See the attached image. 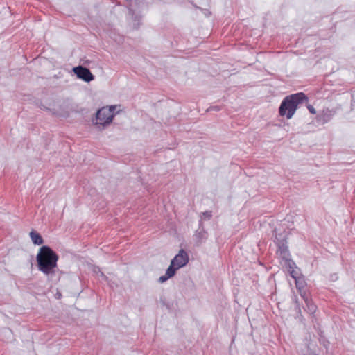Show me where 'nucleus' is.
Here are the masks:
<instances>
[{
    "instance_id": "1a4fd4ad",
    "label": "nucleus",
    "mask_w": 355,
    "mask_h": 355,
    "mask_svg": "<svg viewBox=\"0 0 355 355\" xmlns=\"http://www.w3.org/2000/svg\"><path fill=\"white\" fill-rule=\"evenodd\" d=\"M307 305H308L309 309L311 311L314 312L315 311L316 307L314 304H311L310 305H309V304L307 303Z\"/></svg>"
},
{
    "instance_id": "9d476101",
    "label": "nucleus",
    "mask_w": 355,
    "mask_h": 355,
    "mask_svg": "<svg viewBox=\"0 0 355 355\" xmlns=\"http://www.w3.org/2000/svg\"><path fill=\"white\" fill-rule=\"evenodd\" d=\"M204 215H206V216H207L208 218L211 217V214L206 212V213H203Z\"/></svg>"
},
{
    "instance_id": "39448f33",
    "label": "nucleus",
    "mask_w": 355,
    "mask_h": 355,
    "mask_svg": "<svg viewBox=\"0 0 355 355\" xmlns=\"http://www.w3.org/2000/svg\"><path fill=\"white\" fill-rule=\"evenodd\" d=\"M73 71L78 78L85 82H90L94 79V75L86 67L82 66L76 67L73 69Z\"/></svg>"
},
{
    "instance_id": "f03ea898",
    "label": "nucleus",
    "mask_w": 355,
    "mask_h": 355,
    "mask_svg": "<svg viewBox=\"0 0 355 355\" xmlns=\"http://www.w3.org/2000/svg\"><path fill=\"white\" fill-rule=\"evenodd\" d=\"M303 100H307L306 96L302 93H297L286 96L281 103L279 112L280 116H286L288 119H290L294 115L298 105L302 103Z\"/></svg>"
},
{
    "instance_id": "f257e3e1",
    "label": "nucleus",
    "mask_w": 355,
    "mask_h": 355,
    "mask_svg": "<svg viewBox=\"0 0 355 355\" xmlns=\"http://www.w3.org/2000/svg\"><path fill=\"white\" fill-rule=\"evenodd\" d=\"M58 255L49 246H42L36 256L37 268L44 275H53L57 267Z\"/></svg>"
},
{
    "instance_id": "0eeeda50",
    "label": "nucleus",
    "mask_w": 355,
    "mask_h": 355,
    "mask_svg": "<svg viewBox=\"0 0 355 355\" xmlns=\"http://www.w3.org/2000/svg\"><path fill=\"white\" fill-rule=\"evenodd\" d=\"M30 237L35 245H39L44 243L42 236L33 230L30 232Z\"/></svg>"
},
{
    "instance_id": "20e7f679",
    "label": "nucleus",
    "mask_w": 355,
    "mask_h": 355,
    "mask_svg": "<svg viewBox=\"0 0 355 355\" xmlns=\"http://www.w3.org/2000/svg\"><path fill=\"white\" fill-rule=\"evenodd\" d=\"M115 110L116 106L101 108L96 113L95 123L103 126L110 124L112 121Z\"/></svg>"
},
{
    "instance_id": "9b49d317",
    "label": "nucleus",
    "mask_w": 355,
    "mask_h": 355,
    "mask_svg": "<svg viewBox=\"0 0 355 355\" xmlns=\"http://www.w3.org/2000/svg\"><path fill=\"white\" fill-rule=\"evenodd\" d=\"M312 355H316V354H313Z\"/></svg>"
},
{
    "instance_id": "423d86ee",
    "label": "nucleus",
    "mask_w": 355,
    "mask_h": 355,
    "mask_svg": "<svg viewBox=\"0 0 355 355\" xmlns=\"http://www.w3.org/2000/svg\"><path fill=\"white\" fill-rule=\"evenodd\" d=\"M286 263L288 267V271L290 273L291 276L295 279L296 286L297 287L298 281L297 278L299 275V272L298 270L296 268H295V264L293 261L290 259L286 260Z\"/></svg>"
},
{
    "instance_id": "7ed1b4c3",
    "label": "nucleus",
    "mask_w": 355,
    "mask_h": 355,
    "mask_svg": "<svg viewBox=\"0 0 355 355\" xmlns=\"http://www.w3.org/2000/svg\"><path fill=\"white\" fill-rule=\"evenodd\" d=\"M188 262V254L184 250H180L178 254L171 260V264L166 270L165 275L159 277V282L163 283L168 279L173 277L176 270L186 266Z\"/></svg>"
},
{
    "instance_id": "6e6552de",
    "label": "nucleus",
    "mask_w": 355,
    "mask_h": 355,
    "mask_svg": "<svg viewBox=\"0 0 355 355\" xmlns=\"http://www.w3.org/2000/svg\"><path fill=\"white\" fill-rule=\"evenodd\" d=\"M307 108H308L309 111L310 112V113H311L313 114H315L316 113L315 108L312 105H308Z\"/></svg>"
}]
</instances>
